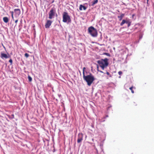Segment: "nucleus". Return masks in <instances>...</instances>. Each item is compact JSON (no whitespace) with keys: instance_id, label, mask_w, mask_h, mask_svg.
<instances>
[{"instance_id":"obj_25","label":"nucleus","mask_w":154,"mask_h":154,"mask_svg":"<svg viewBox=\"0 0 154 154\" xmlns=\"http://www.w3.org/2000/svg\"><path fill=\"white\" fill-rule=\"evenodd\" d=\"M100 71V72L101 73H103V71Z\"/></svg>"},{"instance_id":"obj_4","label":"nucleus","mask_w":154,"mask_h":154,"mask_svg":"<svg viewBox=\"0 0 154 154\" xmlns=\"http://www.w3.org/2000/svg\"><path fill=\"white\" fill-rule=\"evenodd\" d=\"M63 21L64 23H69L71 22L70 17L67 12H64L63 14Z\"/></svg>"},{"instance_id":"obj_28","label":"nucleus","mask_w":154,"mask_h":154,"mask_svg":"<svg viewBox=\"0 0 154 154\" xmlns=\"http://www.w3.org/2000/svg\"><path fill=\"white\" fill-rule=\"evenodd\" d=\"M106 117H108V116H106Z\"/></svg>"},{"instance_id":"obj_24","label":"nucleus","mask_w":154,"mask_h":154,"mask_svg":"<svg viewBox=\"0 0 154 154\" xmlns=\"http://www.w3.org/2000/svg\"><path fill=\"white\" fill-rule=\"evenodd\" d=\"M149 0H147V4H148V2H149Z\"/></svg>"},{"instance_id":"obj_8","label":"nucleus","mask_w":154,"mask_h":154,"mask_svg":"<svg viewBox=\"0 0 154 154\" xmlns=\"http://www.w3.org/2000/svg\"><path fill=\"white\" fill-rule=\"evenodd\" d=\"M9 57L10 56L8 54H7L4 53H1L0 57L3 59H7L9 58Z\"/></svg>"},{"instance_id":"obj_14","label":"nucleus","mask_w":154,"mask_h":154,"mask_svg":"<svg viewBox=\"0 0 154 154\" xmlns=\"http://www.w3.org/2000/svg\"><path fill=\"white\" fill-rule=\"evenodd\" d=\"M98 2V0H94L92 2V5H94L95 4H97Z\"/></svg>"},{"instance_id":"obj_21","label":"nucleus","mask_w":154,"mask_h":154,"mask_svg":"<svg viewBox=\"0 0 154 154\" xmlns=\"http://www.w3.org/2000/svg\"><path fill=\"white\" fill-rule=\"evenodd\" d=\"M9 62L11 63V65L12 63V60L11 59H10L9 61Z\"/></svg>"},{"instance_id":"obj_19","label":"nucleus","mask_w":154,"mask_h":154,"mask_svg":"<svg viewBox=\"0 0 154 154\" xmlns=\"http://www.w3.org/2000/svg\"><path fill=\"white\" fill-rule=\"evenodd\" d=\"M24 56L26 57L27 58L29 57V55L28 54L26 53L25 54Z\"/></svg>"},{"instance_id":"obj_11","label":"nucleus","mask_w":154,"mask_h":154,"mask_svg":"<svg viewBox=\"0 0 154 154\" xmlns=\"http://www.w3.org/2000/svg\"><path fill=\"white\" fill-rule=\"evenodd\" d=\"M82 8L83 9V10H85L87 8L85 6H83L82 5H80L79 6V10L80 11H82Z\"/></svg>"},{"instance_id":"obj_29","label":"nucleus","mask_w":154,"mask_h":154,"mask_svg":"<svg viewBox=\"0 0 154 154\" xmlns=\"http://www.w3.org/2000/svg\"><path fill=\"white\" fill-rule=\"evenodd\" d=\"M97 68L98 69V66H97Z\"/></svg>"},{"instance_id":"obj_3","label":"nucleus","mask_w":154,"mask_h":154,"mask_svg":"<svg viewBox=\"0 0 154 154\" xmlns=\"http://www.w3.org/2000/svg\"><path fill=\"white\" fill-rule=\"evenodd\" d=\"M88 33L93 37H96L97 35V30L93 26H91L88 29Z\"/></svg>"},{"instance_id":"obj_27","label":"nucleus","mask_w":154,"mask_h":154,"mask_svg":"<svg viewBox=\"0 0 154 154\" xmlns=\"http://www.w3.org/2000/svg\"><path fill=\"white\" fill-rule=\"evenodd\" d=\"M12 116H14V115H12Z\"/></svg>"},{"instance_id":"obj_13","label":"nucleus","mask_w":154,"mask_h":154,"mask_svg":"<svg viewBox=\"0 0 154 154\" xmlns=\"http://www.w3.org/2000/svg\"><path fill=\"white\" fill-rule=\"evenodd\" d=\"M124 14H121L120 16H118V17L119 18V20L120 21L122 19V18L124 17Z\"/></svg>"},{"instance_id":"obj_6","label":"nucleus","mask_w":154,"mask_h":154,"mask_svg":"<svg viewBox=\"0 0 154 154\" xmlns=\"http://www.w3.org/2000/svg\"><path fill=\"white\" fill-rule=\"evenodd\" d=\"M125 23H126L128 24V27H129L131 25V22L129 20H123L120 23L121 26H122Z\"/></svg>"},{"instance_id":"obj_9","label":"nucleus","mask_w":154,"mask_h":154,"mask_svg":"<svg viewBox=\"0 0 154 154\" xmlns=\"http://www.w3.org/2000/svg\"><path fill=\"white\" fill-rule=\"evenodd\" d=\"M52 23V21L50 20H47L45 24V27L47 28L50 27Z\"/></svg>"},{"instance_id":"obj_15","label":"nucleus","mask_w":154,"mask_h":154,"mask_svg":"<svg viewBox=\"0 0 154 154\" xmlns=\"http://www.w3.org/2000/svg\"><path fill=\"white\" fill-rule=\"evenodd\" d=\"M28 79L29 81V82H31L32 81V78L30 76H28Z\"/></svg>"},{"instance_id":"obj_5","label":"nucleus","mask_w":154,"mask_h":154,"mask_svg":"<svg viewBox=\"0 0 154 154\" xmlns=\"http://www.w3.org/2000/svg\"><path fill=\"white\" fill-rule=\"evenodd\" d=\"M56 9L54 8H52L51 9L48 13V18L49 19H52L54 17H53L54 16L55 14H56Z\"/></svg>"},{"instance_id":"obj_26","label":"nucleus","mask_w":154,"mask_h":154,"mask_svg":"<svg viewBox=\"0 0 154 154\" xmlns=\"http://www.w3.org/2000/svg\"><path fill=\"white\" fill-rule=\"evenodd\" d=\"M94 139H92V140L93 141H94Z\"/></svg>"},{"instance_id":"obj_17","label":"nucleus","mask_w":154,"mask_h":154,"mask_svg":"<svg viewBox=\"0 0 154 154\" xmlns=\"http://www.w3.org/2000/svg\"><path fill=\"white\" fill-rule=\"evenodd\" d=\"M133 87H131L129 88V89L131 91V92L133 94L134 93V91L133 90Z\"/></svg>"},{"instance_id":"obj_2","label":"nucleus","mask_w":154,"mask_h":154,"mask_svg":"<svg viewBox=\"0 0 154 154\" xmlns=\"http://www.w3.org/2000/svg\"><path fill=\"white\" fill-rule=\"evenodd\" d=\"M108 59L107 58H105L104 59H102L100 60H98L97 62L102 69L104 70V68L106 67L108 65Z\"/></svg>"},{"instance_id":"obj_10","label":"nucleus","mask_w":154,"mask_h":154,"mask_svg":"<svg viewBox=\"0 0 154 154\" xmlns=\"http://www.w3.org/2000/svg\"><path fill=\"white\" fill-rule=\"evenodd\" d=\"M16 17H18L20 14V10L19 9H15L14 10Z\"/></svg>"},{"instance_id":"obj_16","label":"nucleus","mask_w":154,"mask_h":154,"mask_svg":"<svg viewBox=\"0 0 154 154\" xmlns=\"http://www.w3.org/2000/svg\"><path fill=\"white\" fill-rule=\"evenodd\" d=\"M11 16H12V19L13 20H14V17L13 16L14 12L13 11H11Z\"/></svg>"},{"instance_id":"obj_22","label":"nucleus","mask_w":154,"mask_h":154,"mask_svg":"<svg viewBox=\"0 0 154 154\" xmlns=\"http://www.w3.org/2000/svg\"><path fill=\"white\" fill-rule=\"evenodd\" d=\"M18 21V19H17L15 21V23H16V25Z\"/></svg>"},{"instance_id":"obj_12","label":"nucleus","mask_w":154,"mask_h":154,"mask_svg":"<svg viewBox=\"0 0 154 154\" xmlns=\"http://www.w3.org/2000/svg\"><path fill=\"white\" fill-rule=\"evenodd\" d=\"M3 20L4 22L5 23H7L9 21V19L8 17H4L3 18Z\"/></svg>"},{"instance_id":"obj_20","label":"nucleus","mask_w":154,"mask_h":154,"mask_svg":"<svg viewBox=\"0 0 154 154\" xmlns=\"http://www.w3.org/2000/svg\"><path fill=\"white\" fill-rule=\"evenodd\" d=\"M106 74L108 75L109 76V77H112L111 75L110 74V73H109V72H106Z\"/></svg>"},{"instance_id":"obj_18","label":"nucleus","mask_w":154,"mask_h":154,"mask_svg":"<svg viewBox=\"0 0 154 154\" xmlns=\"http://www.w3.org/2000/svg\"><path fill=\"white\" fill-rule=\"evenodd\" d=\"M103 54H105L107 56H110V54H109V53H103Z\"/></svg>"},{"instance_id":"obj_7","label":"nucleus","mask_w":154,"mask_h":154,"mask_svg":"<svg viewBox=\"0 0 154 154\" xmlns=\"http://www.w3.org/2000/svg\"><path fill=\"white\" fill-rule=\"evenodd\" d=\"M83 135L82 133H79L78 135V138L77 139V143H79L81 142L83 140Z\"/></svg>"},{"instance_id":"obj_1","label":"nucleus","mask_w":154,"mask_h":154,"mask_svg":"<svg viewBox=\"0 0 154 154\" xmlns=\"http://www.w3.org/2000/svg\"><path fill=\"white\" fill-rule=\"evenodd\" d=\"M85 68L84 67L83 70V78L87 83L88 85L90 86L93 82L94 80L95 79L94 76L90 73L89 75L85 76Z\"/></svg>"},{"instance_id":"obj_23","label":"nucleus","mask_w":154,"mask_h":154,"mask_svg":"<svg viewBox=\"0 0 154 154\" xmlns=\"http://www.w3.org/2000/svg\"><path fill=\"white\" fill-rule=\"evenodd\" d=\"M118 73H119V75H121L122 73V71H120Z\"/></svg>"}]
</instances>
